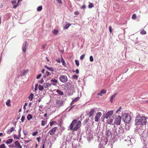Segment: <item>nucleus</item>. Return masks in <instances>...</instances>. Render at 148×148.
<instances>
[{"instance_id": "1", "label": "nucleus", "mask_w": 148, "mask_h": 148, "mask_svg": "<svg viewBox=\"0 0 148 148\" xmlns=\"http://www.w3.org/2000/svg\"><path fill=\"white\" fill-rule=\"evenodd\" d=\"M135 125H145L147 123L146 118L144 116L138 115L135 118Z\"/></svg>"}, {"instance_id": "2", "label": "nucleus", "mask_w": 148, "mask_h": 148, "mask_svg": "<svg viewBox=\"0 0 148 148\" xmlns=\"http://www.w3.org/2000/svg\"><path fill=\"white\" fill-rule=\"evenodd\" d=\"M81 122L78 121L77 119L73 120L70 124V128L71 130L77 131L80 127Z\"/></svg>"}, {"instance_id": "3", "label": "nucleus", "mask_w": 148, "mask_h": 148, "mask_svg": "<svg viewBox=\"0 0 148 148\" xmlns=\"http://www.w3.org/2000/svg\"><path fill=\"white\" fill-rule=\"evenodd\" d=\"M122 117L123 121L125 123H130L131 120V117L130 115L127 113H124L122 114Z\"/></svg>"}, {"instance_id": "4", "label": "nucleus", "mask_w": 148, "mask_h": 148, "mask_svg": "<svg viewBox=\"0 0 148 148\" xmlns=\"http://www.w3.org/2000/svg\"><path fill=\"white\" fill-rule=\"evenodd\" d=\"M60 81L63 83H65L68 81V78L66 75H62L59 77Z\"/></svg>"}, {"instance_id": "5", "label": "nucleus", "mask_w": 148, "mask_h": 148, "mask_svg": "<svg viewBox=\"0 0 148 148\" xmlns=\"http://www.w3.org/2000/svg\"><path fill=\"white\" fill-rule=\"evenodd\" d=\"M65 101L62 100H57L56 101V105L58 107H61L63 105Z\"/></svg>"}, {"instance_id": "6", "label": "nucleus", "mask_w": 148, "mask_h": 148, "mask_svg": "<svg viewBox=\"0 0 148 148\" xmlns=\"http://www.w3.org/2000/svg\"><path fill=\"white\" fill-rule=\"evenodd\" d=\"M121 119V117L119 115L116 118L115 121V123L117 125H119L120 124Z\"/></svg>"}, {"instance_id": "7", "label": "nucleus", "mask_w": 148, "mask_h": 148, "mask_svg": "<svg viewBox=\"0 0 148 148\" xmlns=\"http://www.w3.org/2000/svg\"><path fill=\"white\" fill-rule=\"evenodd\" d=\"M113 111L112 110H111L109 111L106 114H105L103 115L104 118L106 119H107L110 116L112 115L113 114Z\"/></svg>"}, {"instance_id": "8", "label": "nucleus", "mask_w": 148, "mask_h": 148, "mask_svg": "<svg viewBox=\"0 0 148 148\" xmlns=\"http://www.w3.org/2000/svg\"><path fill=\"white\" fill-rule=\"evenodd\" d=\"M101 113L100 112H97L95 117V121L98 122L99 121V119L101 116Z\"/></svg>"}, {"instance_id": "9", "label": "nucleus", "mask_w": 148, "mask_h": 148, "mask_svg": "<svg viewBox=\"0 0 148 148\" xmlns=\"http://www.w3.org/2000/svg\"><path fill=\"white\" fill-rule=\"evenodd\" d=\"M27 47V42L26 41H25L24 42L23 46V48L22 50L23 52L25 53L26 52V49Z\"/></svg>"}, {"instance_id": "10", "label": "nucleus", "mask_w": 148, "mask_h": 148, "mask_svg": "<svg viewBox=\"0 0 148 148\" xmlns=\"http://www.w3.org/2000/svg\"><path fill=\"white\" fill-rule=\"evenodd\" d=\"M57 127H55L53 128L52 130H50L49 133H50V134L51 135H53L55 134V132L56 131V130L57 129Z\"/></svg>"}, {"instance_id": "11", "label": "nucleus", "mask_w": 148, "mask_h": 148, "mask_svg": "<svg viewBox=\"0 0 148 148\" xmlns=\"http://www.w3.org/2000/svg\"><path fill=\"white\" fill-rule=\"evenodd\" d=\"M95 108H93L91 109L89 113L87 114L88 115H89V117H90L93 115V113L95 112Z\"/></svg>"}, {"instance_id": "12", "label": "nucleus", "mask_w": 148, "mask_h": 148, "mask_svg": "<svg viewBox=\"0 0 148 148\" xmlns=\"http://www.w3.org/2000/svg\"><path fill=\"white\" fill-rule=\"evenodd\" d=\"M14 145L15 147L17 148H22V147L20 145L18 141H16L14 142Z\"/></svg>"}, {"instance_id": "13", "label": "nucleus", "mask_w": 148, "mask_h": 148, "mask_svg": "<svg viewBox=\"0 0 148 148\" xmlns=\"http://www.w3.org/2000/svg\"><path fill=\"white\" fill-rule=\"evenodd\" d=\"M51 84L55 86H56V84L58 82L57 80L55 79H51Z\"/></svg>"}, {"instance_id": "14", "label": "nucleus", "mask_w": 148, "mask_h": 148, "mask_svg": "<svg viewBox=\"0 0 148 148\" xmlns=\"http://www.w3.org/2000/svg\"><path fill=\"white\" fill-rule=\"evenodd\" d=\"M44 87L45 88H48L51 86V84L49 83H45L43 84Z\"/></svg>"}, {"instance_id": "15", "label": "nucleus", "mask_w": 148, "mask_h": 148, "mask_svg": "<svg viewBox=\"0 0 148 148\" xmlns=\"http://www.w3.org/2000/svg\"><path fill=\"white\" fill-rule=\"evenodd\" d=\"M106 93V90L104 89H103L101 90L100 91V92L99 93H98L97 95L98 96V95H100L101 96H102V94H103Z\"/></svg>"}, {"instance_id": "16", "label": "nucleus", "mask_w": 148, "mask_h": 148, "mask_svg": "<svg viewBox=\"0 0 148 148\" xmlns=\"http://www.w3.org/2000/svg\"><path fill=\"white\" fill-rule=\"evenodd\" d=\"M15 128L13 127H12L10 129L8 130L7 133L8 134H10V133L14 130Z\"/></svg>"}, {"instance_id": "17", "label": "nucleus", "mask_w": 148, "mask_h": 148, "mask_svg": "<svg viewBox=\"0 0 148 148\" xmlns=\"http://www.w3.org/2000/svg\"><path fill=\"white\" fill-rule=\"evenodd\" d=\"M117 94L116 93H115L114 95H112V96L110 98V102H111V103H112L113 100Z\"/></svg>"}, {"instance_id": "18", "label": "nucleus", "mask_w": 148, "mask_h": 148, "mask_svg": "<svg viewBox=\"0 0 148 148\" xmlns=\"http://www.w3.org/2000/svg\"><path fill=\"white\" fill-rule=\"evenodd\" d=\"M44 66L45 68H47V69L49 71L52 72H53L54 71L53 68L51 67H49L47 65H45Z\"/></svg>"}, {"instance_id": "19", "label": "nucleus", "mask_w": 148, "mask_h": 148, "mask_svg": "<svg viewBox=\"0 0 148 148\" xmlns=\"http://www.w3.org/2000/svg\"><path fill=\"white\" fill-rule=\"evenodd\" d=\"M27 72L28 71L27 70H24L22 72L21 75L18 76L22 77L24 75H26Z\"/></svg>"}, {"instance_id": "20", "label": "nucleus", "mask_w": 148, "mask_h": 148, "mask_svg": "<svg viewBox=\"0 0 148 148\" xmlns=\"http://www.w3.org/2000/svg\"><path fill=\"white\" fill-rule=\"evenodd\" d=\"M61 62H62V65L63 66L66 67V63L65 62V60L63 59L62 56L61 55Z\"/></svg>"}, {"instance_id": "21", "label": "nucleus", "mask_w": 148, "mask_h": 148, "mask_svg": "<svg viewBox=\"0 0 148 148\" xmlns=\"http://www.w3.org/2000/svg\"><path fill=\"white\" fill-rule=\"evenodd\" d=\"M13 141L12 139L11 138L8 140L5 143L7 144H9L12 143Z\"/></svg>"}, {"instance_id": "22", "label": "nucleus", "mask_w": 148, "mask_h": 148, "mask_svg": "<svg viewBox=\"0 0 148 148\" xmlns=\"http://www.w3.org/2000/svg\"><path fill=\"white\" fill-rule=\"evenodd\" d=\"M34 95L32 93H31L28 97V98L30 99V101H32L33 99Z\"/></svg>"}, {"instance_id": "23", "label": "nucleus", "mask_w": 148, "mask_h": 148, "mask_svg": "<svg viewBox=\"0 0 148 148\" xmlns=\"http://www.w3.org/2000/svg\"><path fill=\"white\" fill-rule=\"evenodd\" d=\"M33 118V116L32 115L30 114H29L27 116V118L28 120H29Z\"/></svg>"}, {"instance_id": "24", "label": "nucleus", "mask_w": 148, "mask_h": 148, "mask_svg": "<svg viewBox=\"0 0 148 148\" xmlns=\"http://www.w3.org/2000/svg\"><path fill=\"white\" fill-rule=\"evenodd\" d=\"M112 133L109 130H107L106 132V135L108 136L109 137L111 135Z\"/></svg>"}, {"instance_id": "25", "label": "nucleus", "mask_w": 148, "mask_h": 148, "mask_svg": "<svg viewBox=\"0 0 148 148\" xmlns=\"http://www.w3.org/2000/svg\"><path fill=\"white\" fill-rule=\"evenodd\" d=\"M58 32L59 31L58 30L54 29L52 33L55 35H57Z\"/></svg>"}, {"instance_id": "26", "label": "nucleus", "mask_w": 148, "mask_h": 148, "mask_svg": "<svg viewBox=\"0 0 148 148\" xmlns=\"http://www.w3.org/2000/svg\"><path fill=\"white\" fill-rule=\"evenodd\" d=\"M56 92L60 95H62L64 94L63 92L59 90H57Z\"/></svg>"}, {"instance_id": "27", "label": "nucleus", "mask_w": 148, "mask_h": 148, "mask_svg": "<svg viewBox=\"0 0 148 148\" xmlns=\"http://www.w3.org/2000/svg\"><path fill=\"white\" fill-rule=\"evenodd\" d=\"M10 100L9 99H8L7 100V101H6V105L8 106H11V105L10 104Z\"/></svg>"}, {"instance_id": "28", "label": "nucleus", "mask_w": 148, "mask_h": 148, "mask_svg": "<svg viewBox=\"0 0 148 148\" xmlns=\"http://www.w3.org/2000/svg\"><path fill=\"white\" fill-rule=\"evenodd\" d=\"M44 85L43 86H41L40 85L38 87V89L40 90H43L44 88Z\"/></svg>"}, {"instance_id": "29", "label": "nucleus", "mask_w": 148, "mask_h": 148, "mask_svg": "<svg viewBox=\"0 0 148 148\" xmlns=\"http://www.w3.org/2000/svg\"><path fill=\"white\" fill-rule=\"evenodd\" d=\"M71 25V24L67 23L64 26V29H68L69 27Z\"/></svg>"}, {"instance_id": "30", "label": "nucleus", "mask_w": 148, "mask_h": 148, "mask_svg": "<svg viewBox=\"0 0 148 148\" xmlns=\"http://www.w3.org/2000/svg\"><path fill=\"white\" fill-rule=\"evenodd\" d=\"M47 121L42 120L41 121V125L42 126H44L47 123Z\"/></svg>"}, {"instance_id": "31", "label": "nucleus", "mask_w": 148, "mask_h": 148, "mask_svg": "<svg viewBox=\"0 0 148 148\" xmlns=\"http://www.w3.org/2000/svg\"><path fill=\"white\" fill-rule=\"evenodd\" d=\"M89 120V119L88 118H86L85 120L83 122V124L84 125V124H86L88 122Z\"/></svg>"}, {"instance_id": "32", "label": "nucleus", "mask_w": 148, "mask_h": 148, "mask_svg": "<svg viewBox=\"0 0 148 148\" xmlns=\"http://www.w3.org/2000/svg\"><path fill=\"white\" fill-rule=\"evenodd\" d=\"M42 9V6H40L38 7L37 8V11H40Z\"/></svg>"}, {"instance_id": "33", "label": "nucleus", "mask_w": 148, "mask_h": 148, "mask_svg": "<svg viewBox=\"0 0 148 148\" xmlns=\"http://www.w3.org/2000/svg\"><path fill=\"white\" fill-rule=\"evenodd\" d=\"M140 34L142 35L145 34H146V32L145 30L143 29L140 31Z\"/></svg>"}, {"instance_id": "34", "label": "nucleus", "mask_w": 148, "mask_h": 148, "mask_svg": "<svg viewBox=\"0 0 148 148\" xmlns=\"http://www.w3.org/2000/svg\"><path fill=\"white\" fill-rule=\"evenodd\" d=\"M103 141L101 142V143L99 145V148H104V147L102 145L101 143H103ZM103 144V143H102Z\"/></svg>"}, {"instance_id": "35", "label": "nucleus", "mask_w": 148, "mask_h": 148, "mask_svg": "<svg viewBox=\"0 0 148 148\" xmlns=\"http://www.w3.org/2000/svg\"><path fill=\"white\" fill-rule=\"evenodd\" d=\"M21 127H20V129H19L18 131H19V134H18V137H19V138L21 136Z\"/></svg>"}, {"instance_id": "36", "label": "nucleus", "mask_w": 148, "mask_h": 148, "mask_svg": "<svg viewBox=\"0 0 148 148\" xmlns=\"http://www.w3.org/2000/svg\"><path fill=\"white\" fill-rule=\"evenodd\" d=\"M88 8H91L94 7V5L93 3H90L88 6Z\"/></svg>"}, {"instance_id": "37", "label": "nucleus", "mask_w": 148, "mask_h": 148, "mask_svg": "<svg viewBox=\"0 0 148 148\" xmlns=\"http://www.w3.org/2000/svg\"><path fill=\"white\" fill-rule=\"evenodd\" d=\"M25 117L24 115L22 116V117L21 118V119L22 122L23 123L24 121V120H25Z\"/></svg>"}, {"instance_id": "38", "label": "nucleus", "mask_w": 148, "mask_h": 148, "mask_svg": "<svg viewBox=\"0 0 148 148\" xmlns=\"http://www.w3.org/2000/svg\"><path fill=\"white\" fill-rule=\"evenodd\" d=\"M0 148H6V147L4 144H2L0 145Z\"/></svg>"}, {"instance_id": "39", "label": "nucleus", "mask_w": 148, "mask_h": 148, "mask_svg": "<svg viewBox=\"0 0 148 148\" xmlns=\"http://www.w3.org/2000/svg\"><path fill=\"white\" fill-rule=\"evenodd\" d=\"M75 63L76 64L77 66H78L79 65V60H75Z\"/></svg>"}, {"instance_id": "40", "label": "nucleus", "mask_w": 148, "mask_h": 148, "mask_svg": "<svg viewBox=\"0 0 148 148\" xmlns=\"http://www.w3.org/2000/svg\"><path fill=\"white\" fill-rule=\"evenodd\" d=\"M57 122L55 121H52L50 122V126L52 125L55 123H56Z\"/></svg>"}, {"instance_id": "41", "label": "nucleus", "mask_w": 148, "mask_h": 148, "mask_svg": "<svg viewBox=\"0 0 148 148\" xmlns=\"http://www.w3.org/2000/svg\"><path fill=\"white\" fill-rule=\"evenodd\" d=\"M85 56V54H84L83 55H81L80 57V59L81 60H82L84 58Z\"/></svg>"}, {"instance_id": "42", "label": "nucleus", "mask_w": 148, "mask_h": 148, "mask_svg": "<svg viewBox=\"0 0 148 148\" xmlns=\"http://www.w3.org/2000/svg\"><path fill=\"white\" fill-rule=\"evenodd\" d=\"M89 60L91 62H93L94 60L92 56H90V57Z\"/></svg>"}, {"instance_id": "43", "label": "nucleus", "mask_w": 148, "mask_h": 148, "mask_svg": "<svg viewBox=\"0 0 148 148\" xmlns=\"http://www.w3.org/2000/svg\"><path fill=\"white\" fill-rule=\"evenodd\" d=\"M78 77V76L76 75H74L73 76V78L74 79H76Z\"/></svg>"}, {"instance_id": "44", "label": "nucleus", "mask_w": 148, "mask_h": 148, "mask_svg": "<svg viewBox=\"0 0 148 148\" xmlns=\"http://www.w3.org/2000/svg\"><path fill=\"white\" fill-rule=\"evenodd\" d=\"M47 45L46 44H45L42 46V49H44L45 48V47Z\"/></svg>"}, {"instance_id": "45", "label": "nucleus", "mask_w": 148, "mask_h": 148, "mask_svg": "<svg viewBox=\"0 0 148 148\" xmlns=\"http://www.w3.org/2000/svg\"><path fill=\"white\" fill-rule=\"evenodd\" d=\"M18 5H19V4H18V2H17V4L16 5H15L13 6V8L14 9H16Z\"/></svg>"}, {"instance_id": "46", "label": "nucleus", "mask_w": 148, "mask_h": 148, "mask_svg": "<svg viewBox=\"0 0 148 148\" xmlns=\"http://www.w3.org/2000/svg\"><path fill=\"white\" fill-rule=\"evenodd\" d=\"M43 82H44V80H43V78H41L40 80H39L38 81V82H39L41 84Z\"/></svg>"}, {"instance_id": "47", "label": "nucleus", "mask_w": 148, "mask_h": 148, "mask_svg": "<svg viewBox=\"0 0 148 148\" xmlns=\"http://www.w3.org/2000/svg\"><path fill=\"white\" fill-rule=\"evenodd\" d=\"M23 133L25 136L28 134V133L26 131H24L23 130Z\"/></svg>"}, {"instance_id": "48", "label": "nucleus", "mask_w": 148, "mask_h": 148, "mask_svg": "<svg viewBox=\"0 0 148 148\" xmlns=\"http://www.w3.org/2000/svg\"><path fill=\"white\" fill-rule=\"evenodd\" d=\"M14 139H19V137H18L17 136H16V134L14 135Z\"/></svg>"}, {"instance_id": "49", "label": "nucleus", "mask_w": 148, "mask_h": 148, "mask_svg": "<svg viewBox=\"0 0 148 148\" xmlns=\"http://www.w3.org/2000/svg\"><path fill=\"white\" fill-rule=\"evenodd\" d=\"M122 107L121 106H120L119 109H118L116 111V113H117L119 111H120V109H121Z\"/></svg>"}, {"instance_id": "50", "label": "nucleus", "mask_w": 148, "mask_h": 148, "mask_svg": "<svg viewBox=\"0 0 148 148\" xmlns=\"http://www.w3.org/2000/svg\"><path fill=\"white\" fill-rule=\"evenodd\" d=\"M38 133V132L37 131L36 132H34L32 134V135L33 136H35Z\"/></svg>"}, {"instance_id": "51", "label": "nucleus", "mask_w": 148, "mask_h": 148, "mask_svg": "<svg viewBox=\"0 0 148 148\" xmlns=\"http://www.w3.org/2000/svg\"><path fill=\"white\" fill-rule=\"evenodd\" d=\"M41 74H40L38 75L37 76H36V79H38L39 78H40V77H41Z\"/></svg>"}, {"instance_id": "52", "label": "nucleus", "mask_w": 148, "mask_h": 148, "mask_svg": "<svg viewBox=\"0 0 148 148\" xmlns=\"http://www.w3.org/2000/svg\"><path fill=\"white\" fill-rule=\"evenodd\" d=\"M136 14H133L132 15V19H135L136 18Z\"/></svg>"}, {"instance_id": "53", "label": "nucleus", "mask_w": 148, "mask_h": 148, "mask_svg": "<svg viewBox=\"0 0 148 148\" xmlns=\"http://www.w3.org/2000/svg\"><path fill=\"white\" fill-rule=\"evenodd\" d=\"M9 147H11L12 148H13L15 147L14 145L13 144L9 145Z\"/></svg>"}, {"instance_id": "54", "label": "nucleus", "mask_w": 148, "mask_h": 148, "mask_svg": "<svg viewBox=\"0 0 148 148\" xmlns=\"http://www.w3.org/2000/svg\"><path fill=\"white\" fill-rule=\"evenodd\" d=\"M43 107V106L42 105H41L39 106V110L40 111H41V109H42Z\"/></svg>"}, {"instance_id": "55", "label": "nucleus", "mask_w": 148, "mask_h": 148, "mask_svg": "<svg viewBox=\"0 0 148 148\" xmlns=\"http://www.w3.org/2000/svg\"><path fill=\"white\" fill-rule=\"evenodd\" d=\"M79 99V97H77L76 98H75L74 99V100L76 102V101H77Z\"/></svg>"}, {"instance_id": "56", "label": "nucleus", "mask_w": 148, "mask_h": 148, "mask_svg": "<svg viewBox=\"0 0 148 148\" xmlns=\"http://www.w3.org/2000/svg\"><path fill=\"white\" fill-rule=\"evenodd\" d=\"M74 14L75 15H78L79 14V12L77 11L74 12Z\"/></svg>"}, {"instance_id": "57", "label": "nucleus", "mask_w": 148, "mask_h": 148, "mask_svg": "<svg viewBox=\"0 0 148 148\" xmlns=\"http://www.w3.org/2000/svg\"><path fill=\"white\" fill-rule=\"evenodd\" d=\"M11 3H12L13 5L15 4L16 3V0H14V1H12Z\"/></svg>"}, {"instance_id": "58", "label": "nucleus", "mask_w": 148, "mask_h": 148, "mask_svg": "<svg viewBox=\"0 0 148 148\" xmlns=\"http://www.w3.org/2000/svg\"><path fill=\"white\" fill-rule=\"evenodd\" d=\"M27 105V103H25L24 105L23 106V109L25 110H26V106Z\"/></svg>"}, {"instance_id": "59", "label": "nucleus", "mask_w": 148, "mask_h": 148, "mask_svg": "<svg viewBox=\"0 0 148 148\" xmlns=\"http://www.w3.org/2000/svg\"><path fill=\"white\" fill-rule=\"evenodd\" d=\"M56 1H57L58 2L60 3H62V1L61 0H56Z\"/></svg>"}, {"instance_id": "60", "label": "nucleus", "mask_w": 148, "mask_h": 148, "mask_svg": "<svg viewBox=\"0 0 148 148\" xmlns=\"http://www.w3.org/2000/svg\"><path fill=\"white\" fill-rule=\"evenodd\" d=\"M56 61H57L58 62V63H60V59L59 58H58V59H57L56 60Z\"/></svg>"}, {"instance_id": "61", "label": "nucleus", "mask_w": 148, "mask_h": 148, "mask_svg": "<svg viewBox=\"0 0 148 148\" xmlns=\"http://www.w3.org/2000/svg\"><path fill=\"white\" fill-rule=\"evenodd\" d=\"M120 128H121V127H120V128H119V130H118V132H119V133H120L121 132V133H122L123 132V131L121 129V130H120Z\"/></svg>"}, {"instance_id": "62", "label": "nucleus", "mask_w": 148, "mask_h": 148, "mask_svg": "<svg viewBox=\"0 0 148 148\" xmlns=\"http://www.w3.org/2000/svg\"><path fill=\"white\" fill-rule=\"evenodd\" d=\"M46 74H47V76H48V75H50V73H49V72L48 71H47L46 72Z\"/></svg>"}, {"instance_id": "63", "label": "nucleus", "mask_w": 148, "mask_h": 148, "mask_svg": "<svg viewBox=\"0 0 148 148\" xmlns=\"http://www.w3.org/2000/svg\"><path fill=\"white\" fill-rule=\"evenodd\" d=\"M40 137H39L37 138V139L38 140V142H40Z\"/></svg>"}, {"instance_id": "64", "label": "nucleus", "mask_w": 148, "mask_h": 148, "mask_svg": "<svg viewBox=\"0 0 148 148\" xmlns=\"http://www.w3.org/2000/svg\"><path fill=\"white\" fill-rule=\"evenodd\" d=\"M86 8V6L85 5H83L82 7V8L83 9H85Z\"/></svg>"}]
</instances>
